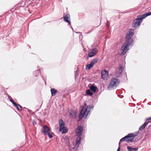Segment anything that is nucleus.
<instances>
[{"label": "nucleus", "mask_w": 151, "mask_h": 151, "mask_svg": "<svg viewBox=\"0 0 151 151\" xmlns=\"http://www.w3.org/2000/svg\"><path fill=\"white\" fill-rule=\"evenodd\" d=\"M70 15L69 14H67L63 17L64 21L65 22L68 23V24L69 25H70L71 23L70 21L69 20V19H70Z\"/></svg>", "instance_id": "obj_11"}, {"label": "nucleus", "mask_w": 151, "mask_h": 151, "mask_svg": "<svg viewBox=\"0 0 151 151\" xmlns=\"http://www.w3.org/2000/svg\"><path fill=\"white\" fill-rule=\"evenodd\" d=\"M91 109L92 110L93 109V107L91 105H89L85 108L83 106L80 111L79 116V119L81 120L84 116L85 117H87L88 115L90 114V110Z\"/></svg>", "instance_id": "obj_2"}, {"label": "nucleus", "mask_w": 151, "mask_h": 151, "mask_svg": "<svg viewBox=\"0 0 151 151\" xmlns=\"http://www.w3.org/2000/svg\"><path fill=\"white\" fill-rule=\"evenodd\" d=\"M119 83V79L116 78H112L108 86V89L109 90L110 89H114V87H116Z\"/></svg>", "instance_id": "obj_4"}, {"label": "nucleus", "mask_w": 151, "mask_h": 151, "mask_svg": "<svg viewBox=\"0 0 151 151\" xmlns=\"http://www.w3.org/2000/svg\"><path fill=\"white\" fill-rule=\"evenodd\" d=\"M59 125L60 128L65 126V124L64 121L62 119H60L59 120Z\"/></svg>", "instance_id": "obj_14"}, {"label": "nucleus", "mask_w": 151, "mask_h": 151, "mask_svg": "<svg viewBox=\"0 0 151 151\" xmlns=\"http://www.w3.org/2000/svg\"><path fill=\"white\" fill-rule=\"evenodd\" d=\"M77 33H81H81L80 32H76Z\"/></svg>", "instance_id": "obj_38"}, {"label": "nucleus", "mask_w": 151, "mask_h": 151, "mask_svg": "<svg viewBox=\"0 0 151 151\" xmlns=\"http://www.w3.org/2000/svg\"><path fill=\"white\" fill-rule=\"evenodd\" d=\"M79 73V70L78 67L77 68V69L76 70L75 74V78H76L78 76Z\"/></svg>", "instance_id": "obj_24"}, {"label": "nucleus", "mask_w": 151, "mask_h": 151, "mask_svg": "<svg viewBox=\"0 0 151 151\" xmlns=\"http://www.w3.org/2000/svg\"><path fill=\"white\" fill-rule=\"evenodd\" d=\"M16 105H14V106L16 107L17 109L19 111H21L22 110V109H20L19 107L18 106H19V104L16 103Z\"/></svg>", "instance_id": "obj_29"}, {"label": "nucleus", "mask_w": 151, "mask_h": 151, "mask_svg": "<svg viewBox=\"0 0 151 151\" xmlns=\"http://www.w3.org/2000/svg\"><path fill=\"white\" fill-rule=\"evenodd\" d=\"M108 22H107V24Z\"/></svg>", "instance_id": "obj_40"}, {"label": "nucleus", "mask_w": 151, "mask_h": 151, "mask_svg": "<svg viewBox=\"0 0 151 151\" xmlns=\"http://www.w3.org/2000/svg\"><path fill=\"white\" fill-rule=\"evenodd\" d=\"M27 109V110H28V111L29 112H32V111L31 110H29V109Z\"/></svg>", "instance_id": "obj_35"}, {"label": "nucleus", "mask_w": 151, "mask_h": 151, "mask_svg": "<svg viewBox=\"0 0 151 151\" xmlns=\"http://www.w3.org/2000/svg\"><path fill=\"white\" fill-rule=\"evenodd\" d=\"M127 149L128 151H137L138 148L137 147L132 148L130 146H127Z\"/></svg>", "instance_id": "obj_15"}, {"label": "nucleus", "mask_w": 151, "mask_h": 151, "mask_svg": "<svg viewBox=\"0 0 151 151\" xmlns=\"http://www.w3.org/2000/svg\"><path fill=\"white\" fill-rule=\"evenodd\" d=\"M142 21L141 19L139 18H136L134 19L132 23V27L134 28H137L139 27L141 24Z\"/></svg>", "instance_id": "obj_5"}, {"label": "nucleus", "mask_w": 151, "mask_h": 151, "mask_svg": "<svg viewBox=\"0 0 151 151\" xmlns=\"http://www.w3.org/2000/svg\"><path fill=\"white\" fill-rule=\"evenodd\" d=\"M50 91L52 96H55V95L56 93L58 92L57 91L55 88L51 89L50 90Z\"/></svg>", "instance_id": "obj_13"}, {"label": "nucleus", "mask_w": 151, "mask_h": 151, "mask_svg": "<svg viewBox=\"0 0 151 151\" xmlns=\"http://www.w3.org/2000/svg\"><path fill=\"white\" fill-rule=\"evenodd\" d=\"M90 89L92 91H93L94 92H95L97 89V87L93 85H92L90 87Z\"/></svg>", "instance_id": "obj_16"}, {"label": "nucleus", "mask_w": 151, "mask_h": 151, "mask_svg": "<svg viewBox=\"0 0 151 151\" xmlns=\"http://www.w3.org/2000/svg\"><path fill=\"white\" fill-rule=\"evenodd\" d=\"M9 97H10V98H11V99H10V102H11L14 105H16V103H15L14 101L12 99V97L10 96H8V98L9 99Z\"/></svg>", "instance_id": "obj_27"}, {"label": "nucleus", "mask_w": 151, "mask_h": 151, "mask_svg": "<svg viewBox=\"0 0 151 151\" xmlns=\"http://www.w3.org/2000/svg\"><path fill=\"white\" fill-rule=\"evenodd\" d=\"M134 33L133 29H130L126 34L125 43L121 47V55H124L129 50V47L133 43V40L131 38Z\"/></svg>", "instance_id": "obj_1"}, {"label": "nucleus", "mask_w": 151, "mask_h": 151, "mask_svg": "<svg viewBox=\"0 0 151 151\" xmlns=\"http://www.w3.org/2000/svg\"><path fill=\"white\" fill-rule=\"evenodd\" d=\"M97 52V49L96 48H94L93 49L91 52L88 53V56L90 58L93 57L96 54Z\"/></svg>", "instance_id": "obj_9"}, {"label": "nucleus", "mask_w": 151, "mask_h": 151, "mask_svg": "<svg viewBox=\"0 0 151 151\" xmlns=\"http://www.w3.org/2000/svg\"><path fill=\"white\" fill-rule=\"evenodd\" d=\"M150 14L149 13V12L145 13L144 14L142 15L138 16L137 18L141 19V20L142 21V19L145 18L147 16H150Z\"/></svg>", "instance_id": "obj_10"}, {"label": "nucleus", "mask_w": 151, "mask_h": 151, "mask_svg": "<svg viewBox=\"0 0 151 151\" xmlns=\"http://www.w3.org/2000/svg\"><path fill=\"white\" fill-rule=\"evenodd\" d=\"M42 78L43 80L45 81V83L46 84V81H45V78L44 77H43L42 76Z\"/></svg>", "instance_id": "obj_31"}, {"label": "nucleus", "mask_w": 151, "mask_h": 151, "mask_svg": "<svg viewBox=\"0 0 151 151\" xmlns=\"http://www.w3.org/2000/svg\"><path fill=\"white\" fill-rule=\"evenodd\" d=\"M33 125H35L37 124V123L35 122H33Z\"/></svg>", "instance_id": "obj_33"}, {"label": "nucleus", "mask_w": 151, "mask_h": 151, "mask_svg": "<svg viewBox=\"0 0 151 151\" xmlns=\"http://www.w3.org/2000/svg\"><path fill=\"white\" fill-rule=\"evenodd\" d=\"M40 73V71L39 69H38L33 72V74L37 77Z\"/></svg>", "instance_id": "obj_21"}, {"label": "nucleus", "mask_w": 151, "mask_h": 151, "mask_svg": "<svg viewBox=\"0 0 151 151\" xmlns=\"http://www.w3.org/2000/svg\"><path fill=\"white\" fill-rule=\"evenodd\" d=\"M94 65L91 62L89 64H88L86 66V69L88 68V70H90L92 68L93 66Z\"/></svg>", "instance_id": "obj_17"}, {"label": "nucleus", "mask_w": 151, "mask_h": 151, "mask_svg": "<svg viewBox=\"0 0 151 151\" xmlns=\"http://www.w3.org/2000/svg\"><path fill=\"white\" fill-rule=\"evenodd\" d=\"M42 132L43 134L46 136L47 134L50 131V128L46 125L44 126L42 129Z\"/></svg>", "instance_id": "obj_8"}, {"label": "nucleus", "mask_w": 151, "mask_h": 151, "mask_svg": "<svg viewBox=\"0 0 151 151\" xmlns=\"http://www.w3.org/2000/svg\"><path fill=\"white\" fill-rule=\"evenodd\" d=\"M136 136V135H135L132 133L128 134L127 135L120 139L119 143V146H120V142L123 141H125L127 143L133 142L134 137Z\"/></svg>", "instance_id": "obj_3"}, {"label": "nucleus", "mask_w": 151, "mask_h": 151, "mask_svg": "<svg viewBox=\"0 0 151 151\" xmlns=\"http://www.w3.org/2000/svg\"><path fill=\"white\" fill-rule=\"evenodd\" d=\"M9 97H10V98H11V99H10V102H11L14 105H16V103H15L14 101L12 99V97L10 96H8V98L9 99Z\"/></svg>", "instance_id": "obj_26"}, {"label": "nucleus", "mask_w": 151, "mask_h": 151, "mask_svg": "<svg viewBox=\"0 0 151 151\" xmlns=\"http://www.w3.org/2000/svg\"><path fill=\"white\" fill-rule=\"evenodd\" d=\"M83 127L81 125L77 127L75 131L76 135L77 136H81L83 132Z\"/></svg>", "instance_id": "obj_6"}, {"label": "nucleus", "mask_w": 151, "mask_h": 151, "mask_svg": "<svg viewBox=\"0 0 151 151\" xmlns=\"http://www.w3.org/2000/svg\"><path fill=\"white\" fill-rule=\"evenodd\" d=\"M86 93L88 95L90 96H92L93 94V93L90 90H87L86 92Z\"/></svg>", "instance_id": "obj_23"}, {"label": "nucleus", "mask_w": 151, "mask_h": 151, "mask_svg": "<svg viewBox=\"0 0 151 151\" xmlns=\"http://www.w3.org/2000/svg\"><path fill=\"white\" fill-rule=\"evenodd\" d=\"M120 146H119V147L118 148L117 151H120Z\"/></svg>", "instance_id": "obj_32"}, {"label": "nucleus", "mask_w": 151, "mask_h": 151, "mask_svg": "<svg viewBox=\"0 0 151 151\" xmlns=\"http://www.w3.org/2000/svg\"><path fill=\"white\" fill-rule=\"evenodd\" d=\"M70 27H71L72 28V29L73 30V28L71 26H70Z\"/></svg>", "instance_id": "obj_36"}, {"label": "nucleus", "mask_w": 151, "mask_h": 151, "mask_svg": "<svg viewBox=\"0 0 151 151\" xmlns=\"http://www.w3.org/2000/svg\"><path fill=\"white\" fill-rule=\"evenodd\" d=\"M124 67L120 65L119 66V71H120V74H121V73L124 70Z\"/></svg>", "instance_id": "obj_25"}, {"label": "nucleus", "mask_w": 151, "mask_h": 151, "mask_svg": "<svg viewBox=\"0 0 151 151\" xmlns=\"http://www.w3.org/2000/svg\"><path fill=\"white\" fill-rule=\"evenodd\" d=\"M53 135H54V134L52 132H50V131L47 134V135L48 136L50 139L52 138L53 137Z\"/></svg>", "instance_id": "obj_19"}, {"label": "nucleus", "mask_w": 151, "mask_h": 151, "mask_svg": "<svg viewBox=\"0 0 151 151\" xmlns=\"http://www.w3.org/2000/svg\"><path fill=\"white\" fill-rule=\"evenodd\" d=\"M147 124V122H145V123L143 125H142L139 127V130H142L145 128Z\"/></svg>", "instance_id": "obj_18"}, {"label": "nucleus", "mask_w": 151, "mask_h": 151, "mask_svg": "<svg viewBox=\"0 0 151 151\" xmlns=\"http://www.w3.org/2000/svg\"><path fill=\"white\" fill-rule=\"evenodd\" d=\"M9 99H11V98H10V97H9Z\"/></svg>", "instance_id": "obj_39"}, {"label": "nucleus", "mask_w": 151, "mask_h": 151, "mask_svg": "<svg viewBox=\"0 0 151 151\" xmlns=\"http://www.w3.org/2000/svg\"><path fill=\"white\" fill-rule=\"evenodd\" d=\"M18 106L20 107L21 108V109H22V107L19 105V106Z\"/></svg>", "instance_id": "obj_34"}, {"label": "nucleus", "mask_w": 151, "mask_h": 151, "mask_svg": "<svg viewBox=\"0 0 151 151\" xmlns=\"http://www.w3.org/2000/svg\"><path fill=\"white\" fill-rule=\"evenodd\" d=\"M146 121L145 122H147V124L149 122H151V116L149 118H147L146 119Z\"/></svg>", "instance_id": "obj_28"}, {"label": "nucleus", "mask_w": 151, "mask_h": 151, "mask_svg": "<svg viewBox=\"0 0 151 151\" xmlns=\"http://www.w3.org/2000/svg\"><path fill=\"white\" fill-rule=\"evenodd\" d=\"M108 72L106 70H104L101 72V76L104 80L106 79L108 76Z\"/></svg>", "instance_id": "obj_7"}, {"label": "nucleus", "mask_w": 151, "mask_h": 151, "mask_svg": "<svg viewBox=\"0 0 151 151\" xmlns=\"http://www.w3.org/2000/svg\"><path fill=\"white\" fill-rule=\"evenodd\" d=\"M70 116H71L73 118H75L76 117V113H70Z\"/></svg>", "instance_id": "obj_30"}, {"label": "nucleus", "mask_w": 151, "mask_h": 151, "mask_svg": "<svg viewBox=\"0 0 151 151\" xmlns=\"http://www.w3.org/2000/svg\"><path fill=\"white\" fill-rule=\"evenodd\" d=\"M59 131L61 132L63 134L66 133L68 132V129L66 127L64 126L60 128Z\"/></svg>", "instance_id": "obj_12"}, {"label": "nucleus", "mask_w": 151, "mask_h": 151, "mask_svg": "<svg viewBox=\"0 0 151 151\" xmlns=\"http://www.w3.org/2000/svg\"><path fill=\"white\" fill-rule=\"evenodd\" d=\"M81 140V137L80 136H78V137L76 139V145L78 146L80 144V141Z\"/></svg>", "instance_id": "obj_22"}, {"label": "nucleus", "mask_w": 151, "mask_h": 151, "mask_svg": "<svg viewBox=\"0 0 151 151\" xmlns=\"http://www.w3.org/2000/svg\"><path fill=\"white\" fill-rule=\"evenodd\" d=\"M149 13H150V15H151V12H149Z\"/></svg>", "instance_id": "obj_37"}, {"label": "nucleus", "mask_w": 151, "mask_h": 151, "mask_svg": "<svg viewBox=\"0 0 151 151\" xmlns=\"http://www.w3.org/2000/svg\"><path fill=\"white\" fill-rule=\"evenodd\" d=\"M98 59L95 58L93 59L91 62L94 65L98 62Z\"/></svg>", "instance_id": "obj_20"}]
</instances>
